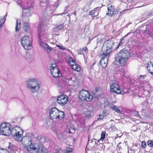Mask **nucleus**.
<instances>
[{"mask_svg": "<svg viewBox=\"0 0 153 153\" xmlns=\"http://www.w3.org/2000/svg\"><path fill=\"white\" fill-rule=\"evenodd\" d=\"M110 108L111 110L115 111L118 114H120L121 113V111L119 109L118 107H117L116 106L114 105L113 106H111Z\"/></svg>", "mask_w": 153, "mask_h": 153, "instance_id": "b1692460", "label": "nucleus"}, {"mask_svg": "<svg viewBox=\"0 0 153 153\" xmlns=\"http://www.w3.org/2000/svg\"><path fill=\"white\" fill-rule=\"evenodd\" d=\"M141 105L143 106V109L144 110L148 107L149 105L148 102L147 100H146L142 102Z\"/></svg>", "mask_w": 153, "mask_h": 153, "instance_id": "412c9836", "label": "nucleus"}, {"mask_svg": "<svg viewBox=\"0 0 153 153\" xmlns=\"http://www.w3.org/2000/svg\"><path fill=\"white\" fill-rule=\"evenodd\" d=\"M72 150V149L68 147L66 148L65 152V153H68L71 152Z\"/></svg>", "mask_w": 153, "mask_h": 153, "instance_id": "473e14b6", "label": "nucleus"}, {"mask_svg": "<svg viewBox=\"0 0 153 153\" xmlns=\"http://www.w3.org/2000/svg\"><path fill=\"white\" fill-rule=\"evenodd\" d=\"M58 29H55V31H54V32H56L58 31Z\"/></svg>", "mask_w": 153, "mask_h": 153, "instance_id": "864d4df0", "label": "nucleus"}, {"mask_svg": "<svg viewBox=\"0 0 153 153\" xmlns=\"http://www.w3.org/2000/svg\"><path fill=\"white\" fill-rule=\"evenodd\" d=\"M114 44V41L112 40L106 41L102 46L103 54L109 55L113 49Z\"/></svg>", "mask_w": 153, "mask_h": 153, "instance_id": "423d86ee", "label": "nucleus"}, {"mask_svg": "<svg viewBox=\"0 0 153 153\" xmlns=\"http://www.w3.org/2000/svg\"><path fill=\"white\" fill-rule=\"evenodd\" d=\"M82 51H85L86 53H88V49L87 47H85L82 49Z\"/></svg>", "mask_w": 153, "mask_h": 153, "instance_id": "a19ab883", "label": "nucleus"}, {"mask_svg": "<svg viewBox=\"0 0 153 153\" xmlns=\"http://www.w3.org/2000/svg\"><path fill=\"white\" fill-rule=\"evenodd\" d=\"M46 48L49 50H51L52 48L50 47L48 45V46Z\"/></svg>", "mask_w": 153, "mask_h": 153, "instance_id": "09e8293b", "label": "nucleus"}, {"mask_svg": "<svg viewBox=\"0 0 153 153\" xmlns=\"http://www.w3.org/2000/svg\"><path fill=\"white\" fill-rule=\"evenodd\" d=\"M106 132L105 131H102V132L101 134V137H100V139L101 140H102L105 138V135Z\"/></svg>", "mask_w": 153, "mask_h": 153, "instance_id": "7c9ffc66", "label": "nucleus"}, {"mask_svg": "<svg viewBox=\"0 0 153 153\" xmlns=\"http://www.w3.org/2000/svg\"><path fill=\"white\" fill-rule=\"evenodd\" d=\"M108 13H107V15L110 16H112L114 12V7L112 5L108 7Z\"/></svg>", "mask_w": 153, "mask_h": 153, "instance_id": "f3484780", "label": "nucleus"}, {"mask_svg": "<svg viewBox=\"0 0 153 153\" xmlns=\"http://www.w3.org/2000/svg\"><path fill=\"white\" fill-rule=\"evenodd\" d=\"M140 44V42L137 41H135V44L136 45H138Z\"/></svg>", "mask_w": 153, "mask_h": 153, "instance_id": "49530a36", "label": "nucleus"}, {"mask_svg": "<svg viewBox=\"0 0 153 153\" xmlns=\"http://www.w3.org/2000/svg\"><path fill=\"white\" fill-rule=\"evenodd\" d=\"M92 112L91 111H87L85 113V118L87 119L89 118L91 116Z\"/></svg>", "mask_w": 153, "mask_h": 153, "instance_id": "393cba45", "label": "nucleus"}, {"mask_svg": "<svg viewBox=\"0 0 153 153\" xmlns=\"http://www.w3.org/2000/svg\"><path fill=\"white\" fill-rule=\"evenodd\" d=\"M147 70L150 74L153 76V63L151 62L148 63L147 67Z\"/></svg>", "mask_w": 153, "mask_h": 153, "instance_id": "dca6fc26", "label": "nucleus"}, {"mask_svg": "<svg viewBox=\"0 0 153 153\" xmlns=\"http://www.w3.org/2000/svg\"><path fill=\"white\" fill-rule=\"evenodd\" d=\"M147 144L149 147L153 146V141L151 140H149L147 142Z\"/></svg>", "mask_w": 153, "mask_h": 153, "instance_id": "c756f323", "label": "nucleus"}, {"mask_svg": "<svg viewBox=\"0 0 153 153\" xmlns=\"http://www.w3.org/2000/svg\"><path fill=\"white\" fill-rule=\"evenodd\" d=\"M10 135L15 140L20 142L23 139V131L17 126L14 127L13 128L11 126L10 129Z\"/></svg>", "mask_w": 153, "mask_h": 153, "instance_id": "20e7f679", "label": "nucleus"}, {"mask_svg": "<svg viewBox=\"0 0 153 153\" xmlns=\"http://www.w3.org/2000/svg\"><path fill=\"white\" fill-rule=\"evenodd\" d=\"M100 9V8L99 7H97L96 8H95L94 10H95V11H97L98 10H99Z\"/></svg>", "mask_w": 153, "mask_h": 153, "instance_id": "de8ad7c7", "label": "nucleus"}, {"mask_svg": "<svg viewBox=\"0 0 153 153\" xmlns=\"http://www.w3.org/2000/svg\"><path fill=\"white\" fill-rule=\"evenodd\" d=\"M126 89H124L123 91H121V93H120V94H122L124 95L126 93H129V92L127 90V91H126Z\"/></svg>", "mask_w": 153, "mask_h": 153, "instance_id": "f704fd0d", "label": "nucleus"}, {"mask_svg": "<svg viewBox=\"0 0 153 153\" xmlns=\"http://www.w3.org/2000/svg\"><path fill=\"white\" fill-rule=\"evenodd\" d=\"M43 26V24L41 23L39 25L38 27L39 39L40 40L41 39V38L42 36L45 35L47 33V31H45L44 30V29L42 27Z\"/></svg>", "mask_w": 153, "mask_h": 153, "instance_id": "2eb2a0df", "label": "nucleus"}, {"mask_svg": "<svg viewBox=\"0 0 153 153\" xmlns=\"http://www.w3.org/2000/svg\"><path fill=\"white\" fill-rule=\"evenodd\" d=\"M68 101L67 96L65 95H60L57 97L56 102L61 106L65 105Z\"/></svg>", "mask_w": 153, "mask_h": 153, "instance_id": "ddd939ff", "label": "nucleus"}, {"mask_svg": "<svg viewBox=\"0 0 153 153\" xmlns=\"http://www.w3.org/2000/svg\"><path fill=\"white\" fill-rule=\"evenodd\" d=\"M4 23L0 22V29L2 27L3 24Z\"/></svg>", "mask_w": 153, "mask_h": 153, "instance_id": "8fccbe9b", "label": "nucleus"}, {"mask_svg": "<svg viewBox=\"0 0 153 153\" xmlns=\"http://www.w3.org/2000/svg\"><path fill=\"white\" fill-rule=\"evenodd\" d=\"M60 4V3L59 1H57L56 2V3L55 4V7H57L59 6V5Z\"/></svg>", "mask_w": 153, "mask_h": 153, "instance_id": "79ce46f5", "label": "nucleus"}, {"mask_svg": "<svg viewBox=\"0 0 153 153\" xmlns=\"http://www.w3.org/2000/svg\"><path fill=\"white\" fill-rule=\"evenodd\" d=\"M146 77V75H140L139 76V79H144V78H145Z\"/></svg>", "mask_w": 153, "mask_h": 153, "instance_id": "37998d69", "label": "nucleus"}, {"mask_svg": "<svg viewBox=\"0 0 153 153\" xmlns=\"http://www.w3.org/2000/svg\"><path fill=\"white\" fill-rule=\"evenodd\" d=\"M69 134H71V131H69Z\"/></svg>", "mask_w": 153, "mask_h": 153, "instance_id": "5fc2aeb1", "label": "nucleus"}, {"mask_svg": "<svg viewBox=\"0 0 153 153\" xmlns=\"http://www.w3.org/2000/svg\"><path fill=\"white\" fill-rule=\"evenodd\" d=\"M50 70L51 74L54 77H59L61 76V74L57 67L55 63L52 64L51 65Z\"/></svg>", "mask_w": 153, "mask_h": 153, "instance_id": "9b49d317", "label": "nucleus"}, {"mask_svg": "<svg viewBox=\"0 0 153 153\" xmlns=\"http://www.w3.org/2000/svg\"><path fill=\"white\" fill-rule=\"evenodd\" d=\"M134 114L135 115V116L139 118H140V115L139 114V113L138 111H135L134 113Z\"/></svg>", "mask_w": 153, "mask_h": 153, "instance_id": "72a5a7b5", "label": "nucleus"}, {"mask_svg": "<svg viewBox=\"0 0 153 153\" xmlns=\"http://www.w3.org/2000/svg\"><path fill=\"white\" fill-rule=\"evenodd\" d=\"M7 16V13L4 16L3 19H1L0 20V23H4L5 22V20Z\"/></svg>", "mask_w": 153, "mask_h": 153, "instance_id": "2f4dec72", "label": "nucleus"}, {"mask_svg": "<svg viewBox=\"0 0 153 153\" xmlns=\"http://www.w3.org/2000/svg\"><path fill=\"white\" fill-rule=\"evenodd\" d=\"M101 59L100 61V63L103 68H105L107 65L108 59V55L102 54L101 55Z\"/></svg>", "mask_w": 153, "mask_h": 153, "instance_id": "4468645a", "label": "nucleus"}, {"mask_svg": "<svg viewBox=\"0 0 153 153\" xmlns=\"http://www.w3.org/2000/svg\"><path fill=\"white\" fill-rule=\"evenodd\" d=\"M152 12H150L148 14V16H151L152 15Z\"/></svg>", "mask_w": 153, "mask_h": 153, "instance_id": "3c124183", "label": "nucleus"}, {"mask_svg": "<svg viewBox=\"0 0 153 153\" xmlns=\"http://www.w3.org/2000/svg\"><path fill=\"white\" fill-rule=\"evenodd\" d=\"M49 116L51 119L62 120L64 118V112L59 110L57 108L54 107L50 110Z\"/></svg>", "mask_w": 153, "mask_h": 153, "instance_id": "39448f33", "label": "nucleus"}, {"mask_svg": "<svg viewBox=\"0 0 153 153\" xmlns=\"http://www.w3.org/2000/svg\"><path fill=\"white\" fill-rule=\"evenodd\" d=\"M26 86L30 91L33 94L38 92L40 89L39 82L34 78L28 79L26 82Z\"/></svg>", "mask_w": 153, "mask_h": 153, "instance_id": "7ed1b4c3", "label": "nucleus"}, {"mask_svg": "<svg viewBox=\"0 0 153 153\" xmlns=\"http://www.w3.org/2000/svg\"><path fill=\"white\" fill-rule=\"evenodd\" d=\"M9 145L8 146V150L9 152H13L14 149L13 148V146L10 143H9Z\"/></svg>", "mask_w": 153, "mask_h": 153, "instance_id": "c85d7f7f", "label": "nucleus"}, {"mask_svg": "<svg viewBox=\"0 0 153 153\" xmlns=\"http://www.w3.org/2000/svg\"><path fill=\"white\" fill-rule=\"evenodd\" d=\"M99 12L93 10L89 12L88 14L91 15L93 17H96L98 15Z\"/></svg>", "mask_w": 153, "mask_h": 153, "instance_id": "6ab92c4d", "label": "nucleus"}, {"mask_svg": "<svg viewBox=\"0 0 153 153\" xmlns=\"http://www.w3.org/2000/svg\"><path fill=\"white\" fill-rule=\"evenodd\" d=\"M67 16H69V17H70V15H69L68 14Z\"/></svg>", "mask_w": 153, "mask_h": 153, "instance_id": "6e6d98bb", "label": "nucleus"}, {"mask_svg": "<svg viewBox=\"0 0 153 153\" xmlns=\"http://www.w3.org/2000/svg\"><path fill=\"white\" fill-rule=\"evenodd\" d=\"M57 46L61 50H64L65 49V48H63L61 46L57 45Z\"/></svg>", "mask_w": 153, "mask_h": 153, "instance_id": "c03bdc74", "label": "nucleus"}, {"mask_svg": "<svg viewBox=\"0 0 153 153\" xmlns=\"http://www.w3.org/2000/svg\"><path fill=\"white\" fill-rule=\"evenodd\" d=\"M66 13H65L64 12V13H61V14H57L56 15L57 16H58V15H62V14H65Z\"/></svg>", "mask_w": 153, "mask_h": 153, "instance_id": "603ef678", "label": "nucleus"}, {"mask_svg": "<svg viewBox=\"0 0 153 153\" xmlns=\"http://www.w3.org/2000/svg\"><path fill=\"white\" fill-rule=\"evenodd\" d=\"M8 151L5 149H0V153H7Z\"/></svg>", "mask_w": 153, "mask_h": 153, "instance_id": "c9c22d12", "label": "nucleus"}, {"mask_svg": "<svg viewBox=\"0 0 153 153\" xmlns=\"http://www.w3.org/2000/svg\"><path fill=\"white\" fill-rule=\"evenodd\" d=\"M49 0H40V5L43 9V14L44 16H47L50 11V5Z\"/></svg>", "mask_w": 153, "mask_h": 153, "instance_id": "1a4fd4ad", "label": "nucleus"}, {"mask_svg": "<svg viewBox=\"0 0 153 153\" xmlns=\"http://www.w3.org/2000/svg\"><path fill=\"white\" fill-rule=\"evenodd\" d=\"M33 136H28L24 137L22 143L24 147L28 153H47L46 148L37 139L36 141L33 140Z\"/></svg>", "mask_w": 153, "mask_h": 153, "instance_id": "f257e3e1", "label": "nucleus"}, {"mask_svg": "<svg viewBox=\"0 0 153 153\" xmlns=\"http://www.w3.org/2000/svg\"><path fill=\"white\" fill-rule=\"evenodd\" d=\"M110 91L117 94L121 93L119 85L114 81H112L110 84Z\"/></svg>", "mask_w": 153, "mask_h": 153, "instance_id": "f8f14e48", "label": "nucleus"}, {"mask_svg": "<svg viewBox=\"0 0 153 153\" xmlns=\"http://www.w3.org/2000/svg\"><path fill=\"white\" fill-rule=\"evenodd\" d=\"M32 39L27 36L22 37L21 44L22 46L26 50H30L32 48Z\"/></svg>", "mask_w": 153, "mask_h": 153, "instance_id": "6e6552de", "label": "nucleus"}, {"mask_svg": "<svg viewBox=\"0 0 153 153\" xmlns=\"http://www.w3.org/2000/svg\"><path fill=\"white\" fill-rule=\"evenodd\" d=\"M79 98L82 101H86L87 102L90 101L93 98L92 95H91L87 91L84 90H82L79 94Z\"/></svg>", "mask_w": 153, "mask_h": 153, "instance_id": "9d476101", "label": "nucleus"}, {"mask_svg": "<svg viewBox=\"0 0 153 153\" xmlns=\"http://www.w3.org/2000/svg\"><path fill=\"white\" fill-rule=\"evenodd\" d=\"M70 66L73 70L76 71H79L80 70V68L75 63V64H72Z\"/></svg>", "mask_w": 153, "mask_h": 153, "instance_id": "aec40b11", "label": "nucleus"}, {"mask_svg": "<svg viewBox=\"0 0 153 153\" xmlns=\"http://www.w3.org/2000/svg\"><path fill=\"white\" fill-rule=\"evenodd\" d=\"M130 56V52L123 49L121 50L115 57V62L121 65H125Z\"/></svg>", "mask_w": 153, "mask_h": 153, "instance_id": "f03ea898", "label": "nucleus"}, {"mask_svg": "<svg viewBox=\"0 0 153 153\" xmlns=\"http://www.w3.org/2000/svg\"><path fill=\"white\" fill-rule=\"evenodd\" d=\"M105 117V115H102L99 114L97 118V120H100L102 119Z\"/></svg>", "mask_w": 153, "mask_h": 153, "instance_id": "4c0bfd02", "label": "nucleus"}, {"mask_svg": "<svg viewBox=\"0 0 153 153\" xmlns=\"http://www.w3.org/2000/svg\"><path fill=\"white\" fill-rule=\"evenodd\" d=\"M146 143L145 141H143L142 142V147L143 149H145L146 148Z\"/></svg>", "mask_w": 153, "mask_h": 153, "instance_id": "e433bc0d", "label": "nucleus"}, {"mask_svg": "<svg viewBox=\"0 0 153 153\" xmlns=\"http://www.w3.org/2000/svg\"><path fill=\"white\" fill-rule=\"evenodd\" d=\"M106 114V112L105 111H103L102 112V114H101L102 115H105V117L107 116V114Z\"/></svg>", "mask_w": 153, "mask_h": 153, "instance_id": "a18cd8bd", "label": "nucleus"}, {"mask_svg": "<svg viewBox=\"0 0 153 153\" xmlns=\"http://www.w3.org/2000/svg\"><path fill=\"white\" fill-rule=\"evenodd\" d=\"M20 27V22L19 19L16 20V31L18 32Z\"/></svg>", "mask_w": 153, "mask_h": 153, "instance_id": "4be33fe9", "label": "nucleus"}, {"mask_svg": "<svg viewBox=\"0 0 153 153\" xmlns=\"http://www.w3.org/2000/svg\"><path fill=\"white\" fill-rule=\"evenodd\" d=\"M64 25L63 24H61L59 26H57L53 29V31H55V29L61 30L64 27Z\"/></svg>", "mask_w": 153, "mask_h": 153, "instance_id": "a878e982", "label": "nucleus"}, {"mask_svg": "<svg viewBox=\"0 0 153 153\" xmlns=\"http://www.w3.org/2000/svg\"><path fill=\"white\" fill-rule=\"evenodd\" d=\"M68 63L70 65H72V64H75V60L71 57H69L68 60Z\"/></svg>", "mask_w": 153, "mask_h": 153, "instance_id": "cd10ccee", "label": "nucleus"}, {"mask_svg": "<svg viewBox=\"0 0 153 153\" xmlns=\"http://www.w3.org/2000/svg\"><path fill=\"white\" fill-rule=\"evenodd\" d=\"M93 94L95 97H100L102 95V92L99 88H96L94 91L93 92Z\"/></svg>", "mask_w": 153, "mask_h": 153, "instance_id": "a211bd4d", "label": "nucleus"}, {"mask_svg": "<svg viewBox=\"0 0 153 153\" xmlns=\"http://www.w3.org/2000/svg\"><path fill=\"white\" fill-rule=\"evenodd\" d=\"M77 53L79 54H82V51L81 49H79L77 50Z\"/></svg>", "mask_w": 153, "mask_h": 153, "instance_id": "ea45409f", "label": "nucleus"}, {"mask_svg": "<svg viewBox=\"0 0 153 153\" xmlns=\"http://www.w3.org/2000/svg\"><path fill=\"white\" fill-rule=\"evenodd\" d=\"M24 29L26 31H28L30 29L29 24L27 22H25L24 23Z\"/></svg>", "mask_w": 153, "mask_h": 153, "instance_id": "5701e85b", "label": "nucleus"}, {"mask_svg": "<svg viewBox=\"0 0 153 153\" xmlns=\"http://www.w3.org/2000/svg\"><path fill=\"white\" fill-rule=\"evenodd\" d=\"M11 126L9 123L4 122L0 126V131L1 134L4 136H9L10 135V129Z\"/></svg>", "mask_w": 153, "mask_h": 153, "instance_id": "0eeeda50", "label": "nucleus"}, {"mask_svg": "<svg viewBox=\"0 0 153 153\" xmlns=\"http://www.w3.org/2000/svg\"><path fill=\"white\" fill-rule=\"evenodd\" d=\"M124 40L123 39H122L121 41H120L119 44V46H121L124 43Z\"/></svg>", "mask_w": 153, "mask_h": 153, "instance_id": "58836bf2", "label": "nucleus"}, {"mask_svg": "<svg viewBox=\"0 0 153 153\" xmlns=\"http://www.w3.org/2000/svg\"><path fill=\"white\" fill-rule=\"evenodd\" d=\"M39 45L40 46L45 48H46L48 45L47 44L43 43L41 40V39L40 40L39 39Z\"/></svg>", "mask_w": 153, "mask_h": 153, "instance_id": "bb28decb", "label": "nucleus"}]
</instances>
